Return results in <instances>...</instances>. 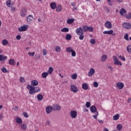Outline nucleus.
I'll return each instance as SVG.
<instances>
[{"mask_svg":"<svg viewBox=\"0 0 131 131\" xmlns=\"http://www.w3.org/2000/svg\"><path fill=\"white\" fill-rule=\"evenodd\" d=\"M9 64H10V65H15V60L14 59H10L9 61Z\"/></svg>","mask_w":131,"mask_h":131,"instance_id":"obj_30","label":"nucleus"},{"mask_svg":"<svg viewBox=\"0 0 131 131\" xmlns=\"http://www.w3.org/2000/svg\"><path fill=\"white\" fill-rule=\"evenodd\" d=\"M27 21L30 23H31L33 21V16L30 15L27 17Z\"/></svg>","mask_w":131,"mask_h":131,"instance_id":"obj_15","label":"nucleus"},{"mask_svg":"<svg viewBox=\"0 0 131 131\" xmlns=\"http://www.w3.org/2000/svg\"><path fill=\"white\" fill-rule=\"evenodd\" d=\"M113 33V30L109 31H105L103 32V34H112Z\"/></svg>","mask_w":131,"mask_h":131,"instance_id":"obj_23","label":"nucleus"},{"mask_svg":"<svg viewBox=\"0 0 131 131\" xmlns=\"http://www.w3.org/2000/svg\"><path fill=\"white\" fill-rule=\"evenodd\" d=\"M72 38V36H71V34H67L66 36V39L67 40H70Z\"/></svg>","mask_w":131,"mask_h":131,"instance_id":"obj_26","label":"nucleus"},{"mask_svg":"<svg viewBox=\"0 0 131 131\" xmlns=\"http://www.w3.org/2000/svg\"><path fill=\"white\" fill-rule=\"evenodd\" d=\"M88 31H89L90 32H93V31H94V28H93V27H88Z\"/></svg>","mask_w":131,"mask_h":131,"instance_id":"obj_41","label":"nucleus"},{"mask_svg":"<svg viewBox=\"0 0 131 131\" xmlns=\"http://www.w3.org/2000/svg\"><path fill=\"white\" fill-rule=\"evenodd\" d=\"M82 88L83 90L86 91V90H88L89 89V86L88 85V84H86V83H84L82 85Z\"/></svg>","mask_w":131,"mask_h":131,"instance_id":"obj_22","label":"nucleus"},{"mask_svg":"<svg viewBox=\"0 0 131 131\" xmlns=\"http://www.w3.org/2000/svg\"><path fill=\"white\" fill-rule=\"evenodd\" d=\"M37 98L38 101H42V100H43V96L41 94H38Z\"/></svg>","mask_w":131,"mask_h":131,"instance_id":"obj_21","label":"nucleus"},{"mask_svg":"<svg viewBox=\"0 0 131 131\" xmlns=\"http://www.w3.org/2000/svg\"><path fill=\"white\" fill-rule=\"evenodd\" d=\"M96 115H93V117L94 119H97V116H99V113L98 112H96V113H95Z\"/></svg>","mask_w":131,"mask_h":131,"instance_id":"obj_50","label":"nucleus"},{"mask_svg":"<svg viewBox=\"0 0 131 131\" xmlns=\"http://www.w3.org/2000/svg\"><path fill=\"white\" fill-rule=\"evenodd\" d=\"M98 121L99 123H104V121L102 120H98Z\"/></svg>","mask_w":131,"mask_h":131,"instance_id":"obj_61","label":"nucleus"},{"mask_svg":"<svg viewBox=\"0 0 131 131\" xmlns=\"http://www.w3.org/2000/svg\"><path fill=\"white\" fill-rule=\"evenodd\" d=\"M71 92H73V93H76L77 92H78V91H79V90L78 89L77 87H76V86L74 85H72L71 86Z\"/></svg>","mask_w":131,"mask_h":131,"instance_id":"obj_6","label":"nucleus"},{"mask_svg":"<svg viewBox=\"0 0 131 131\" xmlns=\"http://www.w3.org/2000/svg\"><path fill=\"white\" fill-rule=\"evenodd\" d=\"M103 131H109V130L108 129L105 128Z\"/></svg>","mask_w":131,"mask_h":131,"instance_id":"obj_63","label":"nucleus"},{"mask_svg":"<svg viewBox=\"0 0 131 131\" xmlns=\"http://www.w3.org/2000/svg\"><path fill=\"white\" fill-rule=\"evenodd\" d=\"M23 115L25 117H26V118H28V114H27V113L24 112Z\"/></svg>","mask_w":131,"mask_h":131,"instance_id":"obj_55","label":"nucleus"},{"mask_svg":"<svg viewBox=\"0 0 131 131\" xmlns=\"http://www.w3.org/2000/svg\"><path fill=\"white\" fill-rule=\"evenodd\" d=\"M27 89L29 90V94L30 95H33L35 94V91H34V87L30 85H28L27 86Z\"/></svg>","mask_w":131,"mask_h":131,"instance_id":"obj_1","label":"nucleus"},{"mask_svg":"<svg viewBox=\"0 0 131 131\" xmlns=\"http://www.w3.org/2000/svg\"><path fill=\"white\" fill-rule=\"evenodd\" d=\"M90 111L92 113H97L98 112L97 107L95 105H92L90 107Z\"/></svg>","mask_w":131,"mask_h":131,"instance_id":"obj_10","label":"nucleus"},{"mask_svg":"<svg viewBox=\"0 0 131 131\" xmlns=\"http://www.w3.org/2000/svg\"><path fill=\"white\" fill-rule=\"evenodd\" d=\"M20 127L21 129H23V130H26V129H27V126H26V124H23Z\"/></svg>","mask_w":131,"mask_h":131,"instance_id":"obj_31","label":"nucleus"},{"mask_svg":"<svg viewBox=\"0 0 131 131\" xmlns=\"http://www.w3.org/2000/svg\"><path fill=\"white\" fill-rule=\"evenodd\" d=\"M19 79H20V81L21 83L25 82V79H24V77H20Z\"/></svg>","mask_w":131,"mask_h":131,"instance_id":"obj_49","label":"nucleus"},{"mask_svg":"<svg viewBox=\"0 0 131 131\" xmlns=\"http://www.w3.org/2000/svg\"><path fill=\"white\" fill-rule=\"evenodd\" d=\"M50 7H51V9H52V10H55V9H56V8L57 7V4L55 2H52L50 4Z\"/></svg>","mask_w":131,"mask_h":131,"instance_id":"obj_18","label":"nucleus"},{"mask_svg":"<svg viewBox=\"0 0 131 131\" xmlns=\"http://www.w3.org/2000/svg\"><path fill=\"white\" fill-rule=\"evenodd\" d=\"M34 89L35 93H38L40 92V88H39V87H34Z\"/></svg>","mask_w":131,"mask_h":131,"instance_id":"obj_35","label":"nucleus"},{"mask_svg":"<svg viewBox=\"0 0 131 131\" xmlns=\"http://www.w3.org/2000/svg\"><path fill=\"white\" fill-rule=\"evenodd\" d=\"M11 11H12V12H15V11H16V8L15 7H12L11 8Z\"/></svg>","mask_w":131,"mask_h":131,"instance_id":"obj_59","label":"nucleus"},{"mask_svg":"<svg viewBox=\"0 0 131 131\" xmlns=\"http://www.w3.org/2000/svg\"><path fill=\"white\" fill-rule=\"evenodd\" d=\"M8 41L7 40V39H4L2 40V44L3 46H7L8 44Z\"/></svg>","mask_w":131,"mask_h":131,"instance_id":"obj_38","label":"nucleus"},{"mask_svg":"<svg viewBox=\"0 0 131 131\" xmlns=\"http://www.w3.org/2000/svg\"><path fill=\"white\" fill-rule=\"evenodd\" d=\"M16 38L17 39V40H20V39H21V35H18L16 36Z\"/></svg>","mask_w":131,"mask_h":131,"instance_id":"obj_56","label":"nucleus"},{"mask_svg":"<svg viewBox=\"0 0 131 131\" xmlns=\"http://www.w3.org/2000/svg\"><path fill=\"white\" fill-rule=\"evenodd\" d=\"M4 55H0V61H3Z\"/></svg>","mask_w":131,"mask_h":131,"instance_id":"obj_60","label":"nucleus"},{"mask_svg":"<svg viewBox=\"0 0 131 131\" xmlns=\"http://www.w3.org/2000/svg\"><path fill=\"white\" fill-rule=\"evenodd\" d=\"M126 19H131V13H130L129 14H127L126 16Z\"/></svg>","mask_w":131,"mask_h":131,"instance_id":"obj_53","label":"nucleus"},{"mask_svg":"<svg viewBox=\"0 0 131 131\" xmlns=\"http://www.w3.org/2000/svg\"><path fill=\"white\" fill-rule=\"evenodd\" d=\"M76 33L77 35L83 34V30L81 27L78 28L76 29Z\"/></svg>","mask_w":131,"mask_h":131,"instance_id":"obj_5","label":"nucleus"},{"mask_svg":"<svg viewBox=\"0 0 131 131\" xmlns=\"http://www.w3.org/2000/svg\"><path fill=\"white\" fill-rule=\"evenodd\" d=\"M61 32H68L69 29L68 28H64L61 30Z\"/></svg>","mask_w":131,"mask_h":131,"instance_id":"obj_34","label":"nucleus"},{"mask_svg":"<svg viewBox=\"0 0 131 131\" xmlns=\"http://www.w3.org/2000/svg\"><path fill=\"white\" fill-rule=\"evenodd\" d=\"M71 53V55L72 57H75V56H76V52H75L74 50H73Z\"/></svg>","mask_w":131,"mask_h":131,"instance_id":"obj_48","label":"nucleus"},{"mask_svg":"<svg viewBox=\"0 0 131 131\" xmlns=\"http://www.w3.org/2000/svg\"><path fill=\"white\" fill-rule=\"evenodd\" d=\"M26 8L25 7H23L20 11V15L21 17H25L26 15Z\"/></svg>","mask_w":131,"mask_h":131,"instance_id":"obj_9","label":"nucleus"},{"mask_svg":"<svg viewBox=\"0 0 131 131\" xmlns=\"http://www.w3.org/2000/svg\"><path fill=\"white\" fill-rule=\"evenodd\" d=\"M90 42L92 45H95V43H96V40H95V39H91L90 40Z\"/></svg>","mask_w":131,"mask_h":131,"instance_id":"obj_47","label":"nucleus"},{"mask_svg":"<svg viewBox=\"0 0 131 131\" xmlns=\"http://www.w3.org/2000/svg\"><path fill=\"white\" fill-rule=\"evenodd\" d=\"M55 9L56 10V12H61V11H62V7H61V5H58Z\"/></svg>","mask_w":131,"mask_h":131,"instance_id":"obj_24","label":"nucleus"},{"mask_svg":"<svg viewBox=\"0 0 131 131\" xmlns=\"http://www.w3.org/2000/svg\"><path fill=\"white\" fill-rule=\"evenodd\" d=\"M12 1H11V0H8L6 2V6L7 7H8V8H11L12 7H13V4H12V3H11Z\"/></svg>","mask_w":131,"mask_h":131,"instance_id":"obj_20","label":"nucleus"},{"mask_svg":"<svg viewBox=\"0 0 131 131\" xmlns=\"http://www.w3.org/2000/svg\"><path fill=\"white\" fill-rule=\"evenodd\" d=\"M29 56H30V57H33L34 55H35V52H29L28 53Z\"/></svg>","mask_w":131,"mask_h":131,"instance_id":"obj_43","label":"nucleus"},{"mask_svg":"<svg viewBox=\"0 0 131 131\" xmlns=\"http://www.w3.org/2000/svg\"><path fill=\"white\" fill-rule=\"evenodd\" d=\"M27 29H28V26L25 25L19 27L18 28V31H19V32H23V31H26Z\"/></svg>","mask_w":131,"mask_h":131,"instance_id":"obj_3","label":"nucleus"},{"mask_svg":"<svg viewBox=\"0 0 131 131\" xmlns=\"http://www.w3.org/2000/svg\"><path fill=\"white\" fill-rule=\"evenodd\" d=\"M124 39H125V40H129V39H128V34L126 33L125 35L124 36Z\"/></svg>","mask_w":131,"mask_h":131,"instance_id":"obj_39","label":"nucleus"},{"mask_svg":"<svg viewBox=\"0 0 131 131\" xmlns=\"http://www.w3.org/2000/svg\"><path fill=\"white\" fill-rule=\"evenodd\" d=\"M117 86L119 90H122L124 88V84L122 82H118L117 83Z\"/></svg>","mask_w":131,"mask_h":131,"instance_id":"obj_13","label":"nucleus"},{"mask_svg":"<svg viewBox=\"0 0 131 131\" xmlns=\"http://www.w3.org/2000/svg\"><path fill=\"white\" fill-rule=\"evenodd\" d=\"M105 26L108 29H111L112 28V24L109 21H107L105 24Z\"/></svg>","mask_w":131,"mask_h":131,"instance_id":"obj_12","label":"nucleus"},{"mask_svg":"<svg viewBox=\"0 0 131 131\" xmlns=\"http://www.w3.org/2000/svg\"><path fill=\"white\" fill-rule=\"evenodd\" d=\"M70 116L72 118H76V117L77 116V112L75 111H71Z\"/></svg>","mask_w":131,"mask_h":131,"instance_id":"obj_8","label":"nucleus"},{"mask_svg":"<svg viewBox=\"0 0 131 131\" xmlns=\"http://www.w3.org/2000/svg\"><path fill=\"white\" fill-rule=\"evenodd\" d=\"M114 65H119L120 66H122V63L118 60V59L116 56H114Z\"/></svg>","mask_w":131,"mask_h":131,"instance_id":"obj_4","label":"nucleus"},{"mask_svg":"<svg viewBox=\"0 0 131 131\" xmlns=\"http://www.w3.org/2000/svg\"><path fill=\"white\" fill-rule=\"evenodd\" d=\"M74 50L72 49V48H71V47H68L67 48V52H68V53H72V51H73Z\"/></svg>","mask_w":131,"mask_h":131,"instance_id":"obj_37","label":"nucleus"},{"mask_svg":"<svg viewBox=\"0 0 131 131\" xmlns=\"http://www.w3.org/2000/svg\"><path fill=\"white\" fill-rule=\"evenodd\" d=\"M72 79H76V78H77V74L74 73L73 74L72 76Z\"/></svg>","mask_w":131,"mask_h":131,"instance_id":"obj_40","label":"nucleus"},{"mask_svg":"<svg viewBox=\"0 0 131 131\" xmlns=\"http://www.w3.org/2000/svg\"><path fill=\"white\" fill-rule=\"evenodd\" d=\"M85 106L87 108H90V107H91V102H86Z\"/></svg>","mask_w":131,"mask_h":131,"instance_id":"obj_46","label":"nucleus"},{"mask_svg":"<svg viewBox=\"0 0 131 131\" xmlns=\"http://www.w3.org/2000/svg\"><path fill=\"white\" fill-rule=\"evenodd\" d=\"M15 121L16 123L21 124V123H22V119H21L20 117H17L15 119Z\"/></svg>","mask_w":131,"mask_h":131,"instance_id":"obj_19","label":"nucleus"},{"mask_svg":"<svg viewBox=\"0 0 131 131\" xmlns=\"http://www.w3.org/2000/svg\"><path fill=\"white\" fill-rule=\"evenodd\" d=\"M53 111V107L51 106H48L46 107V113L47 114H50Z\"/></svg>","mask_w":131,"mask_h":131,"instance_id":"obj_11","label":"nucleus"},{"mask_svg":"<svg viewBox=\"0 0 131 131\" xmlns=\"http://www.w3.org/2000/svg\"><path fill=\"white\" fill-rule=\"evenodd\" d=\"M36 85H38V81L37 80H33L31 82V86H36Z\"/></svg>","mask_w":131,"mask_h":131,"instance_id":"obj_14","label":"nucleus"},{"mask_svg":"<svg viewBox=\"0 0 131 131\" xmlns=\"http://www.w3.org/2000/svg\"><path fill=\"white\" fill-rule=\"evenodd\" d=\"M49 75V73L47 72H44L42 74V76L43 78H47V76Z\"/></svg>","mask_w":131,"mask_h":131,"instance_id":"obj_36","label":"nucleus"},{"mask_svg":"<svg viewBox=\"0 0 131 131\" xmlns=\"http://www.w3.org/2000/svg\"><path fill=\"white\" fill-rule=\"evenodd\" d=\"M117 130H121L122 129V125L119 124L117 125Z\"/></svg>","mask_w":131,"mask_h":131,"instance_id":"obj_33","label":"nucleus"},{"mask_svg":"<svg viewBox=\"0 0 131 131\" xmlns=\"http://www.w3.org/2000/svg\"><path fill=\"white\" fill-rule=\"evenodd\" d=\"M7 59H8V57H7V56H3V58L2 61H5V60H7Z\"/></svg>","mask_w":131,"mask_h":131,"instance_id":"obj_58","label":"nucleus"},{"mask_svg":"<svg viewBox=\"0 0 131 131\" xmlns=\"http://www.w3.org/2000/svg\"><path fill=\"white\" fill-rule=\"evenodd\" d=\"M53 71H54V69H53V67H49L47 73L48 74H52V73H53Z\"/></svg>","mask_w":131,"mask_h":131,"instance_id":"obj_27","label":"nucleus"},{"mask_svg":"<svg viewBox=\"0 0 131 131\" xmlns=\"http://www.w3.org/2000/svg\"><path fill=\"white\" fill-rule=\"evenodd\" d=\"M127 51L128 53L131 54V45H129L127 47Z\"/></svg>","mask_w":131,"mask_h":131,"instance_id":"obj_42","label":"nucleus"},{"mask_svg":"<svg viewBox=\"0 0 131 131\" xmlns=\"http://www.w3.org/2000/svg\"><path fill=\"white\" fill-rule=\"evenodd\" d=\"M126 13H127L126 10H125L124 8H122L120 10V14L121 16H123L124 14L126 15Z\"/></svg>","mask_w":131,"mask_h":131,"instance_id":"obj_17","label":"nucleus"},{"mask_svg":"<svg viewBox=\"0 0 131 131\" xmlns=\"http://www.w3.org/2000/svg\"><path fill=\"white\" fill-rule=\"evenodd\" d=\"M55 51L56 52H60V51H61V47H60L59 46H57L56 48H55Z\"/></svg>","mask_w":131,"mask_h":131,"instance_id":"obj_44","label":"nucleus"},{"mask_svg":"<svg viewBox=\"0 0 131 131\" xmlns=\"http://www.w3.org/2000/svg\"><path fill=\"white\" fill-rule=\"evenodd\" d=\"M122 27H123L124 28H125L126 29H130L131 25H130V24L128 23H124L122 24Z\"/></svg>","mask_w":131,"mask_h":131,"instance_id":"obj_7","label":"nucleus"},{"mask_svg":"<svg viewBox=\"0 0 131 131\" xmlns=\"http://www.w3.org/2000/svg\"><path fill=\"white\" fill-rule=\"evenodd\" d=\"M68 24H72L74 22V18L69 19L67 21Z\"/></svg>","mask_w":131,"mask_h":131,"instance_id":"obj_29","label":"nucleus"},{"mask_svg":"<svg viewBox=\"0 0 131 131\" xmlns=\"http://www.w3.org/2000/svg\"><path fill=\"white\" fill-rule=\"evenodd\" d=\"M2 72H4V73H6L7 72V69H6L5 68H3L2 69Z\"/></svg>","mask_w":131,"mask_h":131,"instance_id":"obj_54","label":"nucleus"},{"mask_svg":"<svg viewBox=\"0 0 131 131\" xmlns=\"http://www.w3.org/2000/svg\"><path fill=\"white\" fill-rule=\"evenodd\" d=\"M42 53L44 56H46V55H47V51L46 50V49L43 50Z\"/></svg>","mask_w":131,"mask_h":131,"instance_id":"obj_57","label":"nucleus"},{"mask_svg":"<svg viewBox=\"0 0 131 131\" xmlns=\"http://www.w3.org/2000/svg\"><path fill=\"white\" fill-rule=\"evenodd\" d=\"M95 73V69L91 68L88 73V76H93Z\"/></svg>","mask_w":131,"mask_h":131,"instance_id":"obj_16","label":"nucleus"},{"mask_svg":"<svg viewBox=\"0 0 131 131\" xmlns=\"http://www.w3.org/2000/svg\"><path fill=\"white\" fill-rule=\"evenodd\" d=\"M119 58V59H121V60H122V61H125V58L124 56H121V55H120Z\"/></svg>","mask_w":131,"mask_h":131,"instance_id":"obj_52","label":"nucleus"},{"mask_svg":"<svg viewBox=\"0 0 131 131\" xmlns=\"http://www.w3.org/2000/svg\"><path fill=\"white\" fill-rule=\"evenodd\" d=\"M88 28H89V26H83L82 27V29L83 30V31L84 32H88Z\"/></svg>","mask_w":131,"mask_h":131,"instance_id":"obj_32","label":"nucleus"},{"mask_svg":"<svg viewBox=\"0 0 131 131\" xmlns=\"http://www.w3.org/2000/svg\"><path fill=\"white\" fill-rule=\"evenodd\" d=\"M46 123H47V124L49 125V124H50V122H49V121H47L46 122Z\"/></svg>","mask_w":131,"mask_h":131,"instance_id":"obj_64","label":"nucleus"},{"mask_svg":"<svg viewBox=\"0 0 131 131\" xmlns=\"http://www.w3.org/2000/svg\"><path fill=\"white\" fill-rule=\"evenodd\" d=\"M94 86L95 88H98L99 86V83L97 82H94Z\"/></svg>","mask_w":131,"mask_h":131,"instance_id":"obj_51","label":"nucleus"},{"mask_svg":"<svg viewBox=\"0 0 131 131\" xmlns=\"http://www.w3.org/2000/svg\"><path fill=\"white\" fill-rule=\"evenodd\" d=\"M79 35V39L80 40H82L83 39V38H84V35H83V34H81V35Z\"/></svg>","mask_w":131,"mask_h":131,"instance_id":"obj_45","label":"nucleus"},{"mask_svg":"<svg viewBox=\"0 0 131 131\" xmlns=\"http://www.w3.org/2000/svg\"><path fill=\"white\" fill-rule=\"evenodd\" d=\"M52 108L54 111H60L61 110V106L58 104H53Z\"/></svg>","mask_w":131,"mask_h":131,"instance_id":"obj_2","label":"nucleus"},{"mask_svg":"<svg viewBox=\"0 0 131 131\" xmlns=\"http://www.w3.org/2000/svg\"><path fill=\"white\" fill-rule=\"evenodd\" d=\"M101 60L102 62H105V61L107 60V55H102L101 58Z\"/></svg>","mask_w":131,"mask_h":131,"instance_id":"obj_25","label":"nucleus"},{"mask_svg":"<svg viewBox=\"0 0 131 131\" xmlns=\"http://www.w3.org/2000/svg\"><path fill=\"white\" fill-rule=\"evenodd\" d=\"M119 119V114H117L113 116V120H118Z\"/></svg>","mask_w":131,"mask_h":131,"instance_id":"obj_28","label":"nucleus"},{"mask_svg":"<svg viewBox=\"0 0 131 131\" xmlns=\"http://www.w3.org/2000/svg\"><path fill=\"white\" fill-rule=\"evenodd\" d=\"M14 110H15V111H18V106H15Z\"/></svg>","mask_w":131,"mask_h":131,"instance_id":"obj_62","label":"nucleus"}]
</instances>
